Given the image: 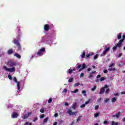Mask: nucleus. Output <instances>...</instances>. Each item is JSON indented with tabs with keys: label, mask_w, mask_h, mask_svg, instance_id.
Listing matches in <instances>:
<instances>
[{
	"label": "nucleus",
	"mask_w": 125,
	"mask_h": 125,
	"mask_svg": "<svg viewBox=\"0 0 125 125\" xmlns=\"http://www.w3.org/2000/svg\"><path fill=\"white\" fill-rule=\"evenodd\" d=\"M116 68L114 67V68H108V71H116Z\"/></svg>",
	"instance_id": "26"
},
{
	"label": "nucleus",
	"mask_w": 125,
	"mask_h": 125,
	"mask_svg": "<svg viewBox=\"0 0 125 125\" xmlns=\"http://www.w3.org/2000/svg\"><path fill=\"white\" fill-rule=\"evenodd\" d=\"M14 43L17 45V48L19 51H21L22 50V49L21 48V44H20V42H19V41L18 40L15 39L14 40Z\"/></svg>",
	"instance_id": "2"
},
{
	"label": "nucleus",
	"mask_w": 125,
	"mask_h": 125,
	"mask_svg": "<svg viewBox=\"0 0 125 125\" xmlns=\"http://www.w3.org/2000/svg\"><path fill=\"white\" fill-rule=\"evenodd\" d=\"M30 123L29 122H26L23 125H29Z\"/></svg>",
	"instance_id": "58"
},
{
	"label": "nucleus",
	"mask_w": 125,
	"mask_h": 125,
	"mask_svg": "<svg viewBox=\"0 0 125 125\" xmlns=\"http://www.w3.org/2000/svg\"><path fill=\"white\" fill-rule=\"evenodd\" d=\"M41 113H44V109L43 108H41L40 110Z\"/></svg>",
	"instance_id": "43"
},
{
	"label": "nucleus",
	"mask_w": 125,
	"mask_h": 125,
	"mask_svg": "<svg viewBox=\"0 0 125 125\" xmlns=\"http://www.w3.org/2000/svg\"><path fill=\"white\" fill-rule=\"evenodd\" d=\"M95 73H96V71H92V72H91V74H95Z\"/></svg>",
	"instance_id": "62"
},
{
	"label": "nucleus",
	"mask_w": 125,
	"mask_h": 125,
	"mask_svg": "<svg viewBox=\"0 0 125 125\" xmlns=\"http://www.w3.org/2000/svg\"><path fill=\"white\" fill-rule=\"evenodd\" d=\"M38 117H35L34 118V120H33V122L34 123H35V122H37V121H38Z\"/></svg>",
	"instance_id": "30"
},
{
	"label": "nucleus",
	"mask_w": 125,
	"mask_h": 125,
	"mask_svg": "<svg viewBox=\"0 0 125 125\" xmlns=\"http://www.w3.org/2000/svg\"><path fill=\"white\" fill-rule=\"evenodd\" d=\"M81 93H82L83 94L84 96H86V91L85 90H83L81 92Z\"/></svg>",
	"instance_id": "22"
},
{
	"label": "nucleus",
	"mask_w": 125,
	"mask_h": 125,
	"mask_svg": "<svg viewBox=\"0 0 125 125\" xmlns=\"http://www.w3.org/2000/svg\"><path fill=\"white\" fill-rule=\"evenodd\" d=\"M84 107H85V104H82L80 106L81 108H84Z\"/></svg>",
	"instance_id": "47"
},
{
	"label": "nucleus",
	"mask_w": 125,
	"mask_h": 125,
	"mask_svg": "<svg viewBox=\"0 0 125 125\" xmlns=\"http://www.w3.org/2000/svg\"><path fill=\"white\" fill-rule=\"evenodd\" d=\"M121 94H125V91L121 92Z\"/></svg>",
	"instance_id": "63"
},
{
	"label": "nucleus",
	"mask_w": 125,
	"mask_h": 125,
	"mask_svg": "<svg viewBox=\"0 0 125 125\" xmlns=\"http://www.w3.org/2000/svg\"><path fill=\"white\" fill-rule=\"evenodd\" d=\"M99 108V105H96L95 106V110H97V109H98V108Z\"/></svg>",
	"instance_id": "51"
},
{
	"label": "nucleus",
	"mask_w": 125,
	"mask_h": 125,
	"mask_svg": "<svg viewBox=\"0 0 125 125\" xmlns=\"http://www.w3.org/2000/svg\"><path fill=\"white\" fill-rule=\"evenodd\" d=\"M79 91V89H76L74 91H72V93H77Z\"/></svg>",
	"instance_id": "33"
},
{
	"label": "nucleus",
	"mask_w": 125,
	"mask_h": 125,
	"mask_svg": "<svg viewBox=\"0 0 125 125\" xmlns=\"http://www.w3.org/2000/svg\"><path fill=\"white\" fill-rule=\"evenodd\" d=\"M67 73L68 74H72V73H73V69H69L68 71H67Z\"/></svg>",
	"instance_id": "24"
},
{
	"label": "nucleus",
	"mask_w": 125,
	"mask_h": 125,
	"mask_svg": "<svg viewBox=\"0 0 125 125\" xmlns=\"http://www.w3.org/2000/svg\"><path fill=\"white\" fill-rule=\"evenodd\" d=\"M79 85H80V83H76L74 85V87H76L77 86H79Z\"/></svg>",
	"instance_id": "34"
},
{
	"label": "nucleus",
	"mask_w": 125,
	"mask_h": 125,
	"mask_svg": "<svg viewBox=\"0 0 125 125\" xmlns=\"http://www.w3.org/2000/svg\"><path fill=\"white\" fill-rule=\"evenodd\" d=\"M7 65L11 68H9L6 67V66L4 65L3 66V69L5 70V71H6L7 72H10V73H13L14 72H15L16 69L14 66H16L17 65L16 62H13L12 61H10L7 62Z\"/></svg>",
	"instance_id": "1"
},
{
	"label": "nucleus",
	"mask_w": 125,
	"mask_h": 125,
	"mask_svg": "<svg viewBox=\"0 0 125 125\" xmlns=\"http://www.w3.org/2000/svg\"><path fill=\"white\" fill-rule=\"evenodd\" d=\"M123 40H120L119 42H118L117 44H116V46L117 47H119V48H121L122 47V45L123 44Z\"/></svg>",
	"instance_id": "8"
},
{
	"label": "nucleus",
	"mask_w": 125,
	"mask_h": 125,
	"mask_svg": "<svg viewBox=\"0 0 125 125\" xmlns=\"http://www.w3.org/2000/svg\"><path fill=\"white\" fill-rule=\"evenodd\" d=\"M54 117L55 118H57L58 117V113H55Z\"/></svg>",
	"instance_id": "53"
},
{
	"label": "nucleus",
	"mask_w": 125,
	"mask_h": 125,
	"mask_svg": "<svg viewBox=\"0 0 125 125\" xmlns=\"http://www.w3.org/2000/svg\"><path fill=\"white\" fill-rule=\"evenodd\" d=\"M44 29L46 32H47L49 30V25L46 24L44 25Z\"/></svg>",
	"instance_id": "11"
},
{
	"label": "nucleus",
	"mask_w": 125,
	"mask_h": 125,
	"mask_svg": "<svg viewBox=\"0 0 125 125\" xmlns=\"http://www.w3.org/2000/svg\"><path fill=\"white\" fill-rule=\"evenodd\" d=\"M108 124V121H104V125H106V124Z\"/></svg>",
	"instance_id": "55"
},
{
	"label": "nucleus",
	"mask_w": 125,
	"mask_h": 125,
	"mask_svg": "<svg viewBox=\"0 0 125 125\" xmlns=\"http://www.w3.org/2000/svg\"><path fill=\"white\" fill-rule=\"evenodd\" d=\"M100 78H101V75L99 74L97 76V79L95 80L96 83H98L100 81V79H99Z\"/></svg>",
	"instance_id": "15"
},
{
	"label": "nucleus",
	"mask_w": 125,
	"mask_h": 125,
	"mask_svg": "<svg viewBox=\"0 0 125 125\" xmlns=\"http://www.w3.org/2000/svg\"><path fill=\"white\" fill-rule=\"evenodd\" d=\"M8 79H9V80H10V81H11L12 80V76H11V75H8Z\"/></svg>",
	"instance_id": "42"
},
{
	"label": "nucleus",
	"mask_w": 125,
	"mask_h": 125,
	"mask_svg": "<svg viewBox=\"0 0 125 125\" xmlns=\"http://www.w3.org/2000/svg\"><path fill=\"white\" fill-rule=\"evenodd\" d=\"M13 81L14 82H15V83H17L18 89V90H20V89L21 88V87H20V82L17 81V78H16V77L13 78Z\"/></svg>",
	"instance_id": "5"
},
{
	"label": "nucleus",
	"mask_w": 125,
	"mask_h": 125,
	"mask_svg": "<svg viewBox=\"0 0 125 125\" xmlns=\"http://www.w3.org/2000/svg\"><path fill=\"white\" fill-rule=\"evenodd\" d=\"M74 123H75V121H73L71 122V124H70L69 125H73Z\"/></svg>",
	"instance_id": "59"
},
{
	"label": "nucleus",
	"mask_w": 125,
	"mask_h": 125,
	"mask_svg": "<svg viewBox=\"0 0 125 125\" xmlns=\"http://www.w3.org/2000/svg\"><path fill=\"white\" fill-rule=\"evenodd\" d=\"M32 115V112H28L27 114H25L23 116V117L22 118V119H23L24 120L28 119V118H29V117H30V116H31Z\"/></svg>",
	"instance_id": "7"
},
{
	"label": "nucleus",
	"mask_w": 125,
	"mask_h": 125,
	"mask_svg": "<svg viewBox=\"0 0 125 125\" xmlns=\"http://www.w3.org/2000/svg\"><path fill=\"white\" fill-rule=\"evenodd\" d=\"M82 58H84L85 57V52L84 51L81 55Z\"/></svg>",
	"instance_id": "18"
},
{
	"label": "nucleus",
	"mask_w": 125,
	"mask_h": 125,
	"mask_svg": "<svg viewBox=\"0 0 125 125\" xmlns=\"http://www.w3.org/2000/svg\"><path fill=\"white\" fill-rule=\"evenodd\" d=\"M117 100V98L113 97L111 99V102L112 103H114V102H116V101Z\"/></svg>",
	"instance_id": "20"
},
{
	"label": "nucleus",
	"mask_w": 125,
	"mask_h": 125,
	"mask_svg": "<svg viewBox=\"0 0 125 125\" xmlns=\"http://www.w3.org/2000/svg\"><path fill=\"white\" fill-rule=\"evenodd\" d=\"M78 112L76 111V112H72V109L69 108L67 110V114H68L69 115V116H73L74 115H75V116H77V114Z\"/></svg>",
	"instance_id": "3"
},
{
	"label": "nucleus",
	"mask_w": 125,
	"mask_h": 125,
	"mask_svg": "<svg viewBox=\"0 0 125 125\" xmlns=\"http://www.w3.org/2000/svg\"><path fill=\"white\" fill-rule=\"evenodd\" d=\"M37 55H39V56H42L43 53H42V52L40 51L37 53Z\"/></svg>",
	"instance_id": "19"
},
{
	"label": "nucleus",
	"mask_w": 125,
	"mask_h": 125,
	"mask_svg": "<svg viewBox=\"0 0 125 125\" xmlns=\"http://www.w3.org/2000/svg\"><path fill=\"white\" fill-rule=\"evenodd\" d=\"M122 38V39L120 40V41H123V42H124V41L125 40V35H124Z\"/></svg>",
	"instance_id": "41"
},
{
	"label": "nucleus",
	"mask_w": 125,
	"mask_h": 125,
	"mask_svg": "<svg viewBox=\"0 0 125 125\" xmlns=\"http://www.w3.org/2000/svg\"><path fill=\"white\" fill-rule=\"evenodd\" d=\"M117 46L115 45L114 47H113V48H112V49H113V50H116V49H117Z\"/></svg>",
	"instance_id": "44"
},
{
	"label": "nucleus",
	"mask_w": 125,
	"mask_h": 125,
	"mask_svg": "<svg viewBox=\"0 0 125 125\" xmlns=\"http://www.w3.org/2000/svg\"><path fill=\"white\" fill-rule=\"evenodd\" d=\"M40 51H41L42 52H44V51H45V48H42L41 49Z\"/></svg>",
	"instance_id": "36"
},
{
	"label": "nucleus",
	"mask_w": 125,
	"mask_h": 125,
	"mask_svg": "<svg viewBox=\"0 0 125 125\" xmlns=\"http://www.w3.org/2000/svg\"><path fill=\"white\" fill-rule=\"evenodd\" d=\"M118 40H121L122 39V34L120 33L118 34L117 36Z\"/></svg>",
	"instance_id": "21"
},
{
	"label": "nucleus",
	"mask_w": 125,
	"mask_h": 125,
	"mask_svg": "<svg viewBox=\"0 0 125 125\" xmlns=\"http://www.w3.org/2000/svg\"><path fill=\"white\" fill-rule=\"evenodd\" d=\"M105 80H106V78L104 77H102L100 79L101 82H103V81H105Z\"/></svg>",
	"instance_id": "29"
},
{
	"label": "nucleus",
	"mask_w": 125,
	"mask_h": 125,
	"mask_svg": "<svg viewBox=\"0 0 125 125\" xmlns=\"http://www.w3.org/2000/svg\"><path fill=\"white\" fill-rule=\"evenodd\" d=\"M109 92H110V89L107 88V89H106V90L105 91V93H106V94H108Z\"/></svg>",
	"instance_id": "28"
},
{
	"label": "nucleus",
	"mask_w": 125,
	"mask_h": 125,
	"mask_svg": "<svg viewBox=\"0 0 125 125\" xmlns=\"http://www.w3.org/2000/svg\"><path fill=\"white\" fill-rule=\"evenodd\" d=\"M18 116H19V114L16 112H13L12 114V118L13 119H16V118H18Z\"/></svg>",
	"instance_id": "10"
},
{
	"label": "nucleus",
	"mask_w": 125,
	"mask_h": 125,
	"mask_svg": "<svg viewBox=\"0 0 125 125\" xmlns=\"http://www.w3.org/2000/svg\"><path fill=\"white\" fill-rule=\"evenodd\" d=\"M115 96H119V93H114Z\"/></svg>",
	"instance_id": "56"
},
{
	"label": "nucleus",
	"mask_w": 125,
	"mask_h": 125,
	"mask_svg": "<svg viewBox=\"0 0 125 125\" xmlns=\"http://www.w3.org/2000/svg\"><path fill=\"white\" fill-rule=\"evenodd\" d=\"M51 102H52V99L51 98L49 99L48 101V103H51Z\"/></svg>",
	"instance_id": "46"
},
{
	"label": "nucleus",
	"mask_w": 125,
	"mask_h": 125,
	"mask_svg": "<svg viewBox=\"0 0 125 125\" xmlns=\"http://www.w3.org/2000/svg\"><path fill=\"white\" fill-rule=\"evenodd\" d=\"M83 76H84V74H83V73H81L80 75V78H83Z\"/></svg>",
	"instance_id": "48"
},
{
	"label": "nucleus",
	"mask_w": 125,
	"mask_h": 125,
	"mask_svg": "<svg viewBox=\"0 0 125 125\" xmlns=\"http://www.w3.org/2000/svg\"><path fill=\"white\" fill-rule=\"evenodd\" d=\"M82 119H83V116L82 115L79 116V117L77 118L76 123H78L79 122H80V121H82Z\"/></svg>",
	"instance_id": "16"
},
{
	"label": "nucleus",
	"mask_w": 125,
	"mask_h": 125,
	"mask_svg": "<svg viewBox=\"0 0 125 125\" xmlns=\"http://www.w3.org/2000/svg\"><path fill=\"white\" fill-rule=\"evenodd\" d=\"M90 101H91V99H89L87 101L85 102V105H87V104H89L90 103Z\"/></svg>",
	"instance_id": "23"
},
{
	"label": "nucleus",
	"mask_w": 125,
	"mask_h": 125,
	"mask_svg": "<svg viewBox=\"0 0 125 125\" xmlns=\"http://www.w3.org/2000/svg\"><path fill=\"white\" fill-rule=\"evenodd\" d=\"M48 121V118H46L43 120V124H45V123H47V121Z\"/></svg>",
	"instance_id": "27"
},
{
	"label": "nucleus",
	"mask_w": 125,
	"mask_h": 125,
	"mask_svg": "<svg viewBox=\"0 0 125 125\" xmlns=\"http://www.w3.org/2000/svg\"><path fill=\"white\" fill-rule=\"evenodd\" d=\"M113 66H115V63H112V64H110L108 67L109 68H111V67H112Z\"/></svg>",
	"instance_id": "45"
},
{
	"label": "nucleus",
	"mask_w": 125,
	"mask_h": 125,
	"mask_svg": "<svg viewBox=\"0 0 125 125\" xmlns=\"http://www.w3.org/2000/svg\"><path fill=\"white\" fill-rule=\"evenodd\" d=\"M44 116H45L44 114H42V115H40V118L41 119H43V118H44Z\"/></svg>",
	"instance_id": "52"
},
{
	"label": "nucleus",
	"mask_w": 125,
	"mask_h": 125,
	"mask_svg": "<svg viewBox=\"0 0 125 125\" xmlns=\"http://www.w3.org/2000/svg\"><path fill=\"white\" fill-rule=\"evenodd\" d=\"M122 55H123V54L120 53V54H119V55H118V57H119V58L121 57V56H122Z\"/></svg>",
	"instance_id": "60"
},
{
	"label": "nucleus",
	"mask_w": 125,
	"mask_h": 125,
	"mask_svg": "<svg viewBox=\"0 0 125 125\" xmlns=\"http://www.w3.org/2000/svg\"><path fill=\"white\" fill-rule=\"evenodd\" d=\"M74 81V78H71L68 80V83H72Z\"/></svg>",
	"instance_id": "31"
},
{
	"label": "nucleus",
	"mask_w": 125,
	"mask_h": 125,
	"mask_svg": "<svg viewBox=\"0 0 125 125\" xmlns=\"http://www.w3.org/2000/svg\"><path fill=\"white\" fill-rule=\"evenodd\" d=\"M88 78H93V75H92L91 73L89 75Z\"/></svg>",
	"instance_id": "54"
},
{
	"label": "nucleus",
	"mask_w": 125,
	"mask_h": 125,
	"mask_svg": "<svg viewBox=\"0 0 125 125\" xmlns=\"http://www.w3.org/2000/svg\"><path fill=\"white\" fill-rule=\"evenodd\" d=\"M120 116H121V112H118L117 113H116V115H112L113 118H115V117L117 119L120 118Z\"/></svg>",
	"instance_id": "12"
},
{
	"label": "nucleus",
	"mask_w": 125,
	"mask_h": 125,
	"mask_svg": "<svg viewBox=\"0 0 125 125\" xmlns=\"http://www.w3.org/2000/svg\"><path fill=\"white\" fill-rule=\"evenodd\" d=\"M80 68H82V64H79L77 67L76 69H80Z\"/></svg>",
	"instance_id": "49"
},
{
	"label": "nucleus",
	"mask_w": 125,
	"mask_h": 125,
	"mask_svg": "<svg viewBox=\"0 0 125 125\" xmlns=\"http://www.w3.org/2000/svg\"><path fill=\"white\" fill-rule=\"evenodd\" d=\"M123 122H125V117L122 119Z\"/></svg>",
	"instance_id": "64"
},
{
	"label": "nucleus",
	"mask_w": 125,
	"mask_h": 125,
	"mask_svg": "<svg viewBox=\"0 0 125 125\" xmlns=\"http://www.w3.org/2000/svg\"><path fill=\"white\" fill-rule=\"evenodd\" d=\"M65 106H69V104L67 102L65 103L64 104Z\"/></svg>",
	"instance_id": "57"
},
{
	"label": "nucleus",
	"mask_w": 125,
	"mask_h": 125,
	"mask_svg": "<svg viewBox=\"0 0 125 125\" xmlns=\"http://www.w3.org/2000/svg\"><path fill=\"white\" fill-rule=\"evenodd\" d=\"M78 106V103H75L72 104V109L73 110H76L77 109V107Z\"/></svg>",
	"instance_id": "13"
},
{
	"label": "nucleus",
	"mask_w": 125,
	"mask_h": 125,
	"mask_svg": "<svg viewBox=\"0 0 125 125\" xmlns=\"http://www.w3.org/2000/svg\"><path fill=\"white\" fill-rule=\"evenodd\" d=\"M108 101H110V99L109 98H106L104 101V103H107V102H108Z\"/></svg>",
	"instance_id": "25"
},
{
	"label": "nucleus",
	"mask_w": 125,
	"mask_h": 125,
	"mask_svg": "<svg viewBox=\"0 0 125 125\" xmlns=\"http://www.w3.org/2000/svg\"><path fill=\"white\" fill-rule=\"evenodd\" d=\"M13 52H13V49H10L7 51V54H8L9 55H10L12 54V53H13Z\"/></svg>",
	"instance_id": "14"
},
{
	"label": "nucleus",
	"mask_w": 125,
	"mask_h": 125,
	"mask_svg": "<svg viewBox=\"0 0 125 125\" xmlns=\"http://www.w3.org/2000/svg\"><path fill=\"white\" fill-rule=\"evenodd\" d=\"M109 50H110V47H107V48H105L103 53L101 54V56L102 57L106 55V54H107V52H109Z\"/></svg>",
	"instance_id": "6"
},
{
	"label": "nucleus",
	"mask_w": 125,
	"mask_h": 125,
	"mask_svg": "<svg viewBox=\"0 0 125 125\" xmlns=\"http://www.w3.org/2000/svg\"><path fill=\"white\" fill-rule=\"evenodd\" d=\"M87 70L88 71V72H90V71H91V68H88Z\"/></svg>",
	"instance_id": "61"
},
{
	"label": "nucleus",
	"mask_w": 125,
	"mask_h": 125,
	"mask_svg": "<svg viewBox=\"0 0 125 125\" xmlns=\"http://www.w3.org/2000/svg\"><path fill=\"white\" fill-rule=\"evenodd\" d=\"M92 55H93V53H92V54H88V55H87L86 56V58H88L90 56H92Z\"/></svg>",
	"instance_id": "38"
},
{
	"label": "nucleus",
	"mask_w": 125,
	"mask_h": 125,
	"mask_svg": "<svg viewBox=\"0 0 125 125\" xmlns=\"http://www.w3.org/2000/svg\"><path fill=\"white\" fill-rule=\"evenodd\" d=\"M67 91H68V89L67 88H65L63 90L62 92V93H66V92H67Z\"/></svg>",
	"instance_id": "32"
},
{
	"label": "nucleus",
	"mask_w": 125,
	"mask_h": 125,
	"mask_svg": "<svg viewBox=\"0 0 125 125\" xmlns=\"http://www.w3.org/2000/svg\"><path fill=\"white\" fill-rule=\"evenodd\" d=\"M96 87H97L96 85L94 86L93 88H92L91 89V90L92 91H94V90H95V89H96Z\"/></svg>",
	"instance_id": "40"
},
{
	"label": "nucleus",
	"mask_w": 125,
	"mask_h": 125,
	"mask_svg": "<svg viewBox=\"0 0 125 125\" xmlns=\"http://www.w3.org/2000/svg\"><path fill=\"white\" fill-rule=\"evenodd\" d=\"M93 58L95 60H96V59H97V58H98V55L96 54V55H95Z\"/></svg>",
	"instance_id": "37"
},
{
	"label": "nucleus",
	"mask_w": 125,
	"mask_h": 125,
	"mask_svg": "<svg viewBox=\"0 0 125 125\" xmlns=\"http://www.w3.org/2000/svg\"><path fill=\"white\" fill-rule=\"evenodd\" d=\"M14 56H16V57H17V58H19V59H20V58H21V55H20L18 53H15Z\"/></svg>",
	"instance_id": "17"
},
{
	"label": "nucleus",
	"mask_w": 125,
	"mask_h": 125,
	"mask_svg": "<svg viewBox=\"0 0 125 125\" xmlns=\"http://www.w3.org/2000/svg\"><path fill=\"white\" fill-rule=\"evenodd\" d=\"M105 88H108V85H104V87L100 89L99 94H103L105 92Z\"/></svg>",
	"instance_id": "4"
},
{
	"label": "nucleus",
	"mask_w": 125,
	"mask_h": 125,
	"mask_svg": "<svg viewBox=\"0 0 125 125\" xmlns=\"http://www.w3.org/2000/svg\"><path fill=\"white\" fill-rule=\"evenodd\" d=\"M103 73L104 74H107V73H108V70H107V69H105L103 71Z\"/></svg>",
	"instance_id": "50"
},
{
	"label": "nucleus",
	"mask_w": 125,
	"mask_h": 125,
	"mask_svg": "<svg viewBox=\"0 0 125 125\" xmlns=\"http://www.w3.org/2000/svg\"><path fill=\"white\" fill-rule=\"evenodd\" d=\"M85 68H86V65H85V63H83L82 65V69H85Z\"/></svg>",
	"instance_id": "35"
},
{
	"label": "nucleus",
	"mask_w": 125,
	"mask_h": 125,
	"mask_svg": "<svg viewBox=\"0 0 125 125\" xmlns=\"http://www.w3.org/2000/svg\"><path fill=\"white\" fill-rule=\"evenodd\" d=\"M97 117H99V113H96L94 114V117L97 118Z\"/></svg>",
	"instance_id": "39"
},
{
	"label": "nucleus",
	"mask_w": 125,
	"mask_h": 125,
	"mask_svg": "<svg viewBox=\"0 0 125 125\" xmlns=\"http://www.w3.org/2000/svg\"><path fill=\"white\" fill-rule=\"evenodd\" d=\"M17 30L18 32V36L17 37V39L18 40H20V38H21V35H22V34L21 33V32H20V29H19V28L17 27Z\"/></svg>",
	"instance_id": "9"
}]
</instances>
